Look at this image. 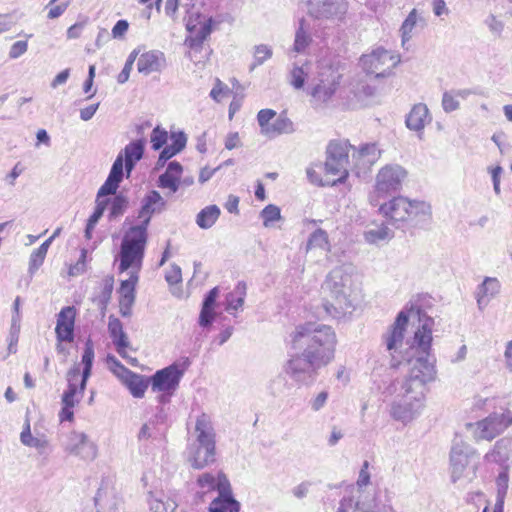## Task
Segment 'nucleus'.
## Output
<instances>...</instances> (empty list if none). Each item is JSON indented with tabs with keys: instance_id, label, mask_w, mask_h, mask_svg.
<instances>
[{
	"instance_id": "nucleus-1",
	"label": "nucleus",
	"mask_w": 512,
	"mask_h": 512,
	"mask_svg": "<svg viewBox=\"0 0 512 512\" xmlns=\"http://www.w3.org/2000/svg\"><path fill=\"white\" fill-rule=\"evenodd\" d=\"M290 343L296 353L285 363L284 370L298 384L309 385L318 370L334 359L337 338L331 326L306 322L295 327Z\"/></svg>"
},
{
	"instance_id": "nucleus-2",
	"label": "nucleus",
	"mask_w": 512,
	"mask_h": 512,
	"mask_svg": "<svg viewBox=\"0 0 512 512\" xmlns=\"http://www.w3.org/2000/svg\"><path fill=\"white\" fill-rule=\"evenodd\" d=\"M433 323L431 317L425 316L414 334V341L411 346L414 350V357L406 363L409 366L408 374L411 375L412 385H414L415 392L418 395H421L423 383L432 382L436 377V359L431 354Z\"/></svg>"
},
{
	"instance_id": "nucleus-3",
	"label": "nucleus",
	"mask_w": 512,
	"mask_h": 512,
	"mask_svg": "<svg viewBox=\"0 0 512 512\" xmlns=\"http://www.w3.org/2000/svg\"><path fill=\"white\" fill-rule=\"evenodd\" d=\"M127 225L129 226L124 231L117 256L119 273L129 269L141 270L149 238V227L139 222L135 223L130 216H127L123 223V226Z\"/></svg>"
},
{
	"instance_id": "nucleus-4",
	"label": "nucleus",
	"mask_w": 512,
	"mask_h": 512,
	"mask_svg": "<svg viewBox=\"0 0 512 512\" xmlns=\"http://www.w3.org/2000/svg\"><path fill=\"white\" fill-rule=\"evenodd\" d=\"M195 431L197 438L188 448L187 461L193 469L202 470L216 461V434L207 414L197 417Z\"/></svg>"
},
{
	"instance_id": "nucleus-5",
	"label": "nucleus",
	"mask_w": 512,
	"mask_h": 512,
	"mask_svg": "<svg viewBox=\"0 0 512 512\" xmlns=\"http://www.w3.org/2000/svg\"><path fill=\"white\" fill-rule=\"evenodd\" d=\"M350 280L351 276L343 266L333 268L326 276L323 289L328 291L333 299L332 302L325 301L323 303L327 315L339 318L354 310L355 306L348 294Z\"/></svg>"
},
{
	"instance_id": "nucleus-6",
	"label": "nucleus",
	"mask_w": 512,
	"mask_h": 512,
	"mask_svg": "<svg viewBox=\"0 0 512 512\" xmlns=\"http://www.w3.org/2000/svg\"><path fill=\"white\" fill-rule=\"evenodd\" d=\"M427 383H423L421 395L415 392L411 375L407 374L401 383L402 399L392 405V416L399 421L407 422L414 418L423 405Z\"/></svg>"
},
{
	"instance_id": "nucleus-7",
	"label": "nucleus",
	"mask_w": 512,
	"mask_h": 512,
	"mask_svg": "<svg viewBox=\"0 0 512 512\" xmlns=\"http://www.w3.org/2000/svg\"><path fill=\"white\" fill-rule=\"evenodd\" d=\"M190 365V358L184 357L182 358L181 363L173 362L169 366L157 370L149 377L152 391L170 392V394H174L185 371L190 367Z\"/></svg>"
},
{
	"instance_id": "nucleus-8",
	"label": "nucleus",
	"mask_w": 512,
	"mask_h": 512,
	"mask_svg": "<svg viewBox=\"0 0 512 512\" xmlns=\"http://www.w3.org/2000/svg\"><path fill=\"white\" fill-rule=\"evenodd\" d=\"M308 15L318 21L343 22L348 11L346 0H307Z\"/></svg>"
},
{
	"instance_id": "nucleus-9",
	"label": "nucleus",
	"mask_w": 512,
	"mask_h": 512,
	"mask_svg": "<svg viewBox=\"0 0 512 512\" xmlns=\"http://www.w3.org/2000/svg\"><path fill=\"white\" fill-rule=\"evenodd\" d=\"M398 61L395 55L382 47L376 48L361 58L363 69L367 74H374L376 78H385L390 75Z\"/></svg>"
},
{
	"instance_id": "nucleus-10",
	"label": "nucleus",
	"mask_w": 512,
	"mask_h": 512,
	"mask_svg": "<svg viewBox=\"0 0 512 512\" xmlns=\"http://www.w3.org/2000/svg\"><path fill=\"white\" fill-rule=\"evenodd\" d=\"M406 176V170L400 165L394 164L383 167L376 177L375 188L378 196L398 192Z\"/></svg>"
},
{
	"instance_id": "nucleus-11",
	"label": "nucleus",
	"mask_w": 512,
	"mask_h": 512,
	"mask_svg": "<svg viewBox=\"0 0 512 512\" xmlns=\"http://www.w3.org/2000/svg\"><path fill=\"white\" fill-rule=\"evenodd\" d=\"M408 323L409 313L401 310L397 314L393 324L389 327L387 333L382 336L386 349L392 356L390 364L392 368H397L402 364L401 361L395 362L392 352H396L402 346Z\"/></svg>"
},
{
	"instance_id": "nucleus-12",
	"label": "nucleus",
	"mask_w": 512,
	"mask_h": 512,
	"mask_svg": "<svg viewBox=\"0 0 512 512\" xmlns=\"http://www.w3.org/2000/svg\"><path fill=\"white\" fill-rule=\"evenodd\" d=\"M475 455V450L469 444L455 438L450 451L451 480L457 482Z\"/></svg>"
},
{
	"instance_id": "nucleus-13",
	"label": "nucleus",
	"mask_w": 512,
	"mask_h": 512,
	"mask_svg": "<svg viewBox=\"0 0 512 512\" xmlns=\"http://www.w3.org/2000/svg\"><path fill=\"white\" fill-rule=\"evenodd\" d=\"M411 201L405 197L398 196L380 206L379 212L386 218V223L400 228L401 224L409 219V208Z\"/></svg>"
},
{
	"instance_id": "nucleus-14",
	"label": "nucleus",
	"mask_w": 512,
	"mask_h": 512,
	"mask_svg": "<svg viewBox=\"0 0 512 512\" xmlns=\"http://www.w3.org/2000/svg\"><path fill=\"white\" fill-rule=\"evenodd\" d=\"M220 489V493L209 504L208 512H240L241 504L234 497L227 476L222 477Z\"/></svg>"
},
{
	"instance_id": "nucleus-15",
	"label": "nucleus",
	"mask_w": 512,
	"mask_h": 512,
	"mask_svg": "<svg viewBox=\"0 0 512 512\" xmlns=\"http://www.w3.org/2000/svg\"><path fill=\"white\" fill-rule=\"evenodd\" d=\"M65 451L83 460L92 461L97 456V446L90 441L85 433L73 431L70 433Z\"/></svg>"
},
{
	"instance_id": "nucleus-16",
	"label": "nucleus",
	"mask_w": 512,
	"mask_h": 512,
	"mask_svg": "<svg viewBox=\"0 0 512 512\" xmlns=\"http://www.w3.org/2000/svg\"><path fill=\"white\" fill-rule=\"evenodd\" d=\"M166 208V201L157 190H151L143 197L141 206L134 220L149 227L152 216Z\"/></svg>"
},
{
	"instance_id": "nucleus-17",
	"label": "nucleus",
	"mask_w": 512,
	"mask_h": 512,
	"mask_svg": "<svg viewBox=\"0 0 512 512\" xmlns=\"http://www.w3.org/2000/svg\"><path fill=\"white\" fill-rule=\"evenodd\" d=\"M512 424V413L491 414L487 418L477 423L479 437L481 439L492 440L502 431Z\"/></svg>"
},
{
	"instance_id": "nucleus-18",
	"label": "nucleus",
	"mask_w": 512,
	"mask_h": 512,
	"mask_svg": "<svg viewBox=\"0 0 512 512\" xmlns=\"http://www.w3.org/2000/svg\"><path fill=\"white\" fill-rule=\"evenodd\" d=\"M76 309L74 306L63 307L57 315L55 334L57 341L72 342L75 338Z\"/></svg>"
},
{
	"instance_id": "nucleus-19",
	"label": "nucleus",
	"mask_w": 512,
	"mask_h": 512,
	"mask_svg": "<svg viewBox=\"0 0 512 512\" xmlns=\"http://www.w3.org/2000/svg\"><path fill=\"white\" fill-rule=\"evenodd\" d=\"M125 163L122 154H118L112 164L109 175L100 187V196L115 194L124 178Z\"/></svg>"
},
{
	"instance_id": "nucleus-20",
	"label": "nucleus",
	"mask_w": 512,
	"mask_h": 512,
	"mask_svg": "<svg viewBox=\"0 0 512 512\" xmlns=\"http://www.w3.org/2000/svg\"><path fill=\"white\" fill-rule=\"evenodd\" d=\"M146 141L144 138L136 139L127 144L119 153L123 156L126 177H130L136 164L143 158Z\"/></svg>"
},
{
	"instance_id": "nucleus-21",
	"label": "nucleus",
	"mask_w": 512,
	"mask_h": 512,
	"mask_svg": "<svg viewBox=\"0 0 512 512\" xmlns=\"http://www.w3.org/2000/svg\"><path fill=\"white\" fill-rule=\"evenodd\" d=\"M182 172L183 166L180 162H169L165 172L158 177L157 186L161 189H169L171 193H176L180 187Z\"/></svg>"
},
{
	"instance_id": "nucleus-22",
	"label": "nucleus",
	"mask_w": 512,
	"mask_h": 512,
	"mask_svg": "<svg viewBox=\"0 0 512 512\" xmlns=\"http://www.w3.org/2000/svg\"><path fill=\"white\" fill-rule=\"evenodd\" d=\"M108 332L117 353L121 357H126V350L130 348V342L126 332L123 330L122 322L113 315L109 316Z\"/></svg>"
},
{
	"instance_id": "nucleus-23",
	"label": "nucleus",
	"mask_w": 512,
	"mask_h": 512,
	"mask_svg": "<svg viewBox=\"0 0 512 512\" xmlns=\"http://www.w3.org/2000/svg\"><path fill=\"white\" fill-rule=\"evenodd\" d=\"M164 62V54L161 51L151 50L139 57L137 69L139 73L149 75L153 72L161 71Z\"/></svg>"
},
{
	"instance_id": "nucleus-24",
	"label": "nucleus",
	"mask_w": 512,
	"mask_h": 512,
	"mask_svg": "<svg viewBox=\"0 0 512 512\" xmlns=\"http://www.w3.org/2000/svg\"><path fill=\"white\" fill-rule=\"evenodd\" d=\"M122 382L135 398H142L150 385V379L148 377L137 374L129 369H125Z\"/></svg>"
},
{
	"instance_id": "nucleus-25",
	"label": "nucleus",
	"mask_w": 512,
	"mask_h": 512,
	"mask_svg": "<svg viewBox=\"0 0 512 512\" xmlns=\"http://www.w3.org/2000/svg\"><path fill=\"white\" fill-rule=\"evenodd\" d=\"M431 121L429 110L423 103L415 104L405 119L408 129L422 132L425 125Z\"/></svg>"
},
{
	"instance_id": "nucleus-26",
	"label": "nucleus",
	"mask_w": 512,
	"mask_h": 512,
	"mask_svg": "<svg viewBox=\"0 0 512 512\" xmlns=\"http://www.w3.org/2000/svg\"><path fill=\"white\" fill-rule=\"evenodd\" d=\"M79 375L80 367L78 364H75L67 371V389L62 394V405L67 407H75V405L79 403L80 399L76 398L78 395L77 380Z\"/></svg>"
},
{
	"instance_id": "nucleus-27",
	"label": "nucleus",
	"mask_w": 512,
	"mask_h": 512,
	"mask_svg": "<svg viewBox=\"0 0 512 512\" xmlns=\"http://www.w3.org/2000/svg\"><path fill=\"white\" fill-rule=\"evenodd\" d=\"M215 25L213 17H209L199 29L196 28L194 35L186 38L185 44L192 50H199L202 48L204 41L210 36Z\"/></svg>"
},
{
	"instance_id": "nucleus-28",
	"label": "nucleus",
	"mask_w": 512,
	"mask_h": 512,
	"mask_svg": "<svg viewBox=\"0 0 512 512\" xmlns=\"http://www.w3.org/2000/svg\"><path fill=\"white\" fill-rule=\"evenodd\" d=\"M129 278L121 280L120 287L118 288L119 300L122 301H135L136 299V286L139 281V272L137 269H129Z\"/></svg>"
},
{
	"instance_id": "nucleus-29",
	"label": "nucleus",
	"mask_w": 512,
	"mask_h": 512,
	"mask_svg": "<svg viewBox=\"0 0 512 512\" xmlns=\"http://www.w3.org/2000/svg\"><path fill=\"white\" fill-rule=\"evenodd\" d=\"M247 286L244 281H239L234 289L225 295V310L231 313L232 310L242 308L246 297Z\"/></svg>"
},
{
	"instance_id": "nucleus-30",
	"label": "nucleus",
	"mask_w": 512,
	"mask_h": 512,
	"mask_svg": "<svg viewBox=\"0 0 512 512\" xmlns=\"http://www.w3.org/2000/svg\"><path fill=\"white\" fill-rule=\"evenodd\" d=\"M220 214L221 211L217 205H208L201 209L196 215V224L201 229H209L216 223Z\"/></svg>"
},
{
	"instance_id": "nucleus-31",
	"label": "nucleus",
	"mask_w": 512,
	"mask_h": 512,
	"mask_svg": "<svg viewBox=\"0 0 512 512\" xmlns=\"http://www.w3.org/2000/svg\"><path fill=\"white\" fill-rule=\"evenodd\" d=\"M312 43V37L306 27V21L304 18L299 20V26L295 32V39L293 44V51L296 53H303L306 48Z\"/></svg>"
},
{
	"instance_id": "nucleus-32",
	"label": "nucleus",
	"mask_w": 512,
	"mask_h": 512,
	"mask_svg": "<svg viewBox=\"0 0 512 512\" xmlns=\"http://www.w3.org/2000/svg\"><path fill=\"white\" fill-rule=\"evenodd\" d=\"M511 440L502 438L494 444L493 449L485 455L486 460L500 463L508 460Z\"/></svg>"
},
{
	"instance_id": "nucleus-33",
	"label": "nucleus",
	"mask_w": 512,
	"mask_h": 512,
	"mask_svg": "<svg viewBox=\"0 0 512 512\" xmlns=\"http://www.w3.org/2000/svg\"><path fill=\"white\" fill-rule=\"evenodd\" d=\"M348 163L344 161H337L333 159H326L325 161V171L330 175H338L339 177L336 180L332 181V185H336L338 183H344L349 175L348 172Z\"/></svg>"
},
{
	"instance_id": "nucleus-34",
	"label": "nucleus",
	"mask_w": 512,
	"mask_h": 512,
	"mask_svg": "<svg viewBox=\"0 0 512 512\" xmlns=\"http://www.w3.org/2000/svg\"><path fill=\"white\" fill-rule=\"evenodd\" d=\"M339 83L335 80L329 83L323 81L313 87L311 95L318 101L323 103L328 102L336 93Z\"/></svg>"
},
{
	"instance_id": "nucleus-35",
	"label": "nucleus",
	"mask_w": 512,
	"mask_h": 512,
	"mask_svg": "<svg viewBox=\"0 0 512 512\" xmlns=\"http://www.w3.org/2000/svg\"><path fill=\"white\" fill-rule=\"evenodd\" d=\"M315 248H319L327 252L331 250L328 233L321 228L316 229L310 234L306 244V251Z\"/></svg>"
},
{
	"instance_id": "nucleus-36",
	"label": "nucleus",
	"mask_w": 512,
	"mask_h": 512,
	"mask_svg": "<svg viewBox=\"0 0 512 512\" xmlns=\"http://www.w3.org/2000/svg\"><path fill=\"white\" fill-rule=\"evenodd\" d=\"M226 476V474L220 470L217 475L214 476L212 473L205 472L199 475L196 479V484L200 488H207L209 491H217L220 493V483L222 481V477Z\"/></svg>"
},
{
	"instance_id": "nucleus-37",
	"label": "nucleus",
	"mask_w": 512,
	"mask_h": 512,
	"mask_svg": "<svg viewBox=\"0 0 512 512\" xmlns=\"http://www.w3.org/2000/svg\"><path fill=\"white\" fill-rule=\"evenodd\" d=\"M114 197L110 199V209L108 218L110 220L116 219L123 215L129 207V199L123 192H116Z\"/></svg>"
},
{
	"instance_id": "nucleus-38",
	"label": "nucleus",
	"mask_w": 512,
	"mask_h": 512,
	"mask_svg": "<svg viewBox=\"0 0 512 512\" xmlns=\"http://www.w3.org/2000/svg\"><path fill=\"white\" fill-rule=\"evenodd\" d=\"M294 131L293 122L282 113L271 124L268 136L273 137L280 134H291Z\"/></svg>"
},
{
	"instance_id": "nucleus-39",
	"label": "nucleus",
	"mask_w": 512,
	"mask_h": 512,
	"mask_svg": "<svg viewBox=\"0 0 512 512\" xmlns=\"http://www.w3.org/2000/svg\"><path fill=\"white\" fill-rule=\"evenodd\" d=\"M412 207L409 208V219H419L426 222L431 218V206L424 201H411Z\"/></svg>"
},
{
	"instance_id": "nucleus-40",
	"label": "nucleus",
	"mask_w": 512,
	"mask_h": 512,
	"mask_svg": "<svg viewBox=\"0 0 512 512\" xmlns=\"http://www.w3.org/2000/svg\"><path fill=\"white\" fill-rule=\"evenodd\" d=\"M358 158L363 160L364 164L372 165L374 164L380 157V150L377 147L376 143H366L359 147Z\"/></svg>"
},
{
	"instance_id": "nucleus-41",
	"label": "nucleus",
	"mask_w": 512,
	"mask_h": 512,
	"mask_svg": "<svg viewBox=\"0 0 512 512\" xmlns=\"http://www.w3.org/2000/svg\"><path fill=\"white\" fill-rule=\"evenodd\" d=\"M327 158L337 161L349 162L348 149L346 144L337 141H331L327 147Z\"/></svg>"
},
{
	"instance_id": "nucleus-42",
	"label": "nucleus",
	"mask_w": 512,
	"mask_h": 512,
	"mask_svg": "<svg viewBox=\"0 0 512 512\" xmlns=\"http://www.w3.org/2000/svg\"><path fill=\"white\" fill-rule=\"evenodd\" d=\"M418 21V12L414 8L410 11L406 19L403 21L400 32L402 37V42L408 41L412 37V31L415 28Z\"/></svg>"
},
{
	"instance_id": "nucleus-43",
	"label": "nucleus",
	"mask_w": 512,
	"mask_h": 512,
	"mask_svg": "<svg viewBox=\"0 0 512 512\" xmlns=\"http://www.w3.org/2000/svg\"><path fill=\"white\" fill-rule=\"evenodd\" d=\"M392 237L393 232L384 224L365 232V239L369 243H377L378 241Z\"/></svg>"
},
{
	"instance_id": "nucleus-44",
	"label": "nucleus",
	"mask_w": 512,
	"mask_h": 512,
	"mask_svg": "<svg viewBox=\"0 0 512 512\" xmlns=\"http://www.w3.org/2000/svg\"><path fill=\"white\" fill-rule=\"evenodd\" d=\"M167 139L168 132L164 128L156 126L150 135L151 149L154 151L160 150L167 143Z\"/></svg>"
},
{
	"instance_id": "nucleus-45",
	"label": "nucleus",
	"mask_w": 512,
	"mask_h": 512,
	"mask_svg": "<svg viewBox=\"0 0 512 512\" xmlns=\"http://www.w3.org/2000/svg\"><path fill=\"white\" fill-rule=\"evenodd\" d=\"M113 289H114V277L112 275H108L103 279L102 291L99 295V304L103 308H106V306L110 302Z\"/></svg>"
},
{
	"instance_id": "nucleus-46",
	"label": "nucleus",
	"mask_w": 512,
	"mask_h": 512,
	"mask_svg": "<svg viewBox=\"0 0 512 512\" xmlns=\"http://www.w3.org/2000/svg\"><path fill=\"white\" fill-rule=\"evenodd\" d=\"M287 376L290 377L286 372L280 373L271 381L269 388L274 396H279L289 389Z\"/></svg>"
},
{
	"instance_id": "nucleus-47",
	"label": "nucleus",
	"mask_w": 512,
	"mask_h": 512,
	"mask_svg": "<svg viewBox=\"0 0 512 512\" xmlns=\"http://www.w3.org/2000/svg\"><path fill=\"white\" fill-rule=\"evenodd\" d=\"M272 49L264 44H260L255 46L254 51V63L251 65L250 69L253 70L255 67L262 65L266 60L272 57Z\"/></svg>"
},
{
	"instance_id": "nucleus-48",
	"label": "nucleus",
	"mask_w": 512,
	"mask_h": 512,
	"mask_svg": "<svg viewBox=\"0 0 512 512\" xmlns=\"http://www.w3.org/2000/svg\"><path fill=\"white\" fill-rule=\"evenodd\" d=\"M260 215L263 219V225L268 227L281 218V211L278 206L269 204L261 211Z\"/></svg>"
},
{
	"instance_id": "nucleus-49",
	"label": "nucleus",
	"mask_w": 512,
	"mask_h": 512,
	"mask_svg": "<svg viewBox=\"0 0 512 512\" xmlns=\"http://www.w3.org/2000/svg\"><path fill=\"white\" fill-rule=\"evenodd\" d=\"M276 116V111L273 109H261L257 114V121L261 128V132L269 135L270 121Z\"/></svg>"
},
{
	"instance_id": "nucleus-50",
	"label": "nucleus",
	"mask_w": 512,
	"mask_h": 512,
	"mask_svg": "<svg viewBox=\"0 0 512 512\" xmlns=\"http://www.w3.org/2000/svg\"><path fill=\"white\" fill-rule=\"evenodd\" d=\"M478 289L479 294L493 297L499 292L500 283L496 278L486 277Z\"/></svg>"
},
{
	"instance_id": "nucleus-51",
	"label": "nucleus",
	"mask_w": 512,
	"mask_h": 512,
	"mask_svg": "<svg viewBox=\"0 0 512 512\" xmlns=\"http://www.w3.org/2000/svg\"><path fill=\"white\" fill-rule=\"evenodd\" d=\"M306 72L300 66L295 65L290 72V83L295 89H302L306 80Z\"/></svg>"
},
{
	"instance_id": "nucleus-52",
	"label": "nucleus",
	"mask_w": 512,
	"mask_h": 512,
	"mask_svg": "<svg viewBox=\"0 0 512 512\" xmlns=\"http://www.w3.org/2000/svg\"><path fill=\"white\" fill-rule=\"evenodd\" d=\"M170 140L171 144L174 149H176V152H181L185 149L187 144V136L184 133V131H172L170 133Z\"/></svg>"
},
{
	"instance_id": "nucleus-53",
	"label": "nucleus",
	"mask_w": 512,
	"mask_h": 512,
	"mask_svg": "<svg viewBox=\"0 0 512 512\" xmlns=\"http://www.w3.org/2000/svg\"><path fill=\"white\" fill-rule=\"evenodd\" d=\"M215 318H216L215 310L201 306V310H200V314H199V318H198V324L202 328H210L213 325Z\"/></svg>"
},
{
	"instance_id": "nucleus-54",
	"label": "nucleus",
	"mask_w": 512,
	"mask_h": 512,
	"mask_svg": "<svg viewBox=\"0 0 512 512\" xmlns=\"http://www.w3.org/2000/svg\"><path fill=\"white\" fill-rule=\"evenodd\" d=\"M94 357V343L91 338H88L84 345V350L81 357V364L83 366H93Z\"/></svg>"
},
{
	"instance_id": "nucleus-55",
	"label": "nucleus",
	"mask_w": 512,
	"mask_h": 512,
	"mask_svg": "<svg viewBox=\"0 0 512 512\" xmlns=\"http://www.w3.org/2000/svg\"><path fill=\"white\" fill-rule=\"evenodd\" d=\"M220 294V289L218 286L213 287L210 289L205 295L202 300V307H206L212 310H215V307L217 305V299Z\"/></svg>"
},
{
	"instance_id": "nucleus-56",
	"label": "nucleus",
	"mask_w": 512,
	"mask_h": 512,
	"mask_svg": "<svg viewBox=\"0 0 512 512\" xmlns=\"http://www.w3.org/2000/svg\"><path fill=\"white\" fill-rule=\"evenodd\" d=\"M165 280L169 285L180 283L182 281L181 268L177 264H172L165 274Z\"/></svg>"
},
{
	"instance_id": "nucleus-57",
	"label": "nucleus",
	"mask_w": 512,
	"mask_h": 512,
	"mask_svg": "<svg viewBox=\"0 0 512 512\" xmlns=\"http://www.w3.org/2000/svg\"><path fill=\"white\" fill-rule=\"evenodd\" d=\"M176 508V504L174 502H163L159 499H154L150 502V510L152 512H173Z\"/></svg>"
},
{
	"instance_id": "nucleus-58",
	"label": "nucleus",
	"mask_w": 512,
	"mask_h": 512,
	"mask_svg": "<svg viewBox=\"0 0 512 512\" xmlns=\"http://www.w3.org/2000/svg\"><path fill=\"white\" fill-rule=\"evenodd\" d=\"M45 255L42 253H39L36 249L31 253L30 259H29V273L33 275L43 264L45 260Z\"/></svg>"
},
{
	"instance_id": "nucleus-59",
	"label": "nucleus",
	"mask_w": 512,
	"mask_h": 512,
	"mask_svg": "<svg viewBox=\"0 0 512 512\" xmlns=\"http://www.w3.org/2000/svg\"><path fill=\"white\" fill-rule=\"evenodd\" d=\"M442 106L444 111L449 113L458 109L459 102L451 93L445 92L442 97Z\"/></svg>"
},
{
	"instance_id": "nucleus-60",
	"label": "nucleus",
	"mask_w": 512,
	"mask_h": 512,
	"mask_svg": "<svg viewBox=\"0 0 512 512\" xmlns=\"http://www.w3.org/2000/svg\"><path fill=\"white\" fill-rule=\"evenodd\" d=\"M129 29V23L125 19L118 20L112 28V37L115 39L122 38Z\"/></svg>"
},
{
	"instance_id": "nucleus-61",
	"label": "nucleus",
	"mask_w": 512,
	"mask_h": 512,
	"mask_svg": "<svg viewBox=\"0 0 512 512\" xmlns=\"http://www.w3.org/2000/svg\"><path fill=\"white\" fill-rule=\"evenodd\" d=\"M368 469H369V462L367 460H365L362 464V467L359 472L358 480H357V485L359 488H361L363 486H367L370 483L371 476H370Z\"/></svg>"
},
{
	"instance_id": "nucleus-62",
	"label": "nucleus",
	"mask_w": 512,
	"mask_h": 512,
	"mask_svg": "<svg viewBox=\"0 0 512 512\" xmlns=\"http://www.w3.org/2000/svg\"><path fill=\"white\" fill-rule=\"evenodd\" d=\"M202 14L200 12H190L188 18L186 19V30L193 34L196 31L198 24L200 23V19Z\"/></svg>"
},
{
	"instance_id": "nucleus-63",
	"label": "nucleus",
	"mask_w": 512,
	"mask_h": 512,
	"mask_svg": "<svg viewBox=\"0 0 512 512\" xmlns=\"http://www.w3.org/2000/svg\"><path fill=\"white\" fill-rule=\"evenodd\" d=\"M28 44L26 41H17L15 42L9 51V57L11 59H16L20 57L22 54H24L27 51Z\"/></svg>"
},
{
	"instance_id": "nucleus-64",
	"label": "nucleus",
	"mask_w": 512,
	"mask_h": 512,
	"mask_svg": "<svg viewBox=\"0 0 512 512\" xmlns=\"http://www.w3.org/2000/svg\"><path fill=\"white\" fill-rule=\"evenodd\" d=\"M311 485L310 481H303L292 489V493L297 499H303L307 496Z\"/></svg>"
}]
</instances>
